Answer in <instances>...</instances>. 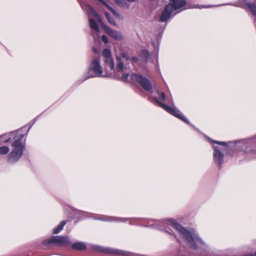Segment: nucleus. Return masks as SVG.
I'll return each mask as SVG.
<instances>
[{
    "mask_svg": "<svg viewBox=\"0 0 256 256\" xmlns=\"http://www.w3.org/2000/svg\"><path fill=\"white\" fill-rule=\"evenodd\" d=\"M10 148L7 146H0V154L5 155L8 153Z\"/></svg>",
    "mask_w": 256,
    "mask_h": 256,
    "instance_id": "obj_23",
    "label": "nucleus"
},
{
    "mask_svg": "<svg viewBox=\"0 0 256 256\" xmlns=\"http://www.w3.org/2000/svg\"><path fill=\"white\" fill-rule=\"evenodd\" d=\"M20 129H22V133L24 134V136L27 134L28 131L29 130H30V128H28V130H27V131L24 132L26 130V127H23L22 128H21Z\"/></svg>",
    "mask_w": 256,
    "mask_h": 256,
    "instance_id": "obj_27",
    "label": "nucleus"
},
{
    "mask_svg": "<svg viewBox=\"0 0 256 256\" xmlns=\"http://www.w3.org/2000/svg\"><path fill=\"white\" fill-rule=\"evenodd\" d=\"M188 124L192 126V127H194V129H196V128H194V125H192V124H191L190 122V124Z\"/></svg>",
    "mask_w": 256,
    "mask_h": 256,
    "instance_id": "obj_30",
    "label": "nucleus"
},
{
    "mask_svg": "<svg viewBox=\"0 0 256 256\" xmlns=\"http://www.w3.org/2000/svg\"><path fill=\"white\" fill-rule=\"evenodd\" d=\"M252 143H256V136L236 142L234 148L246 160L254 158H256V150L254 151L252 148L251 145Z\"/></svg>",
    "mask_w": 256,
    "mask_h": 256,
    "instance_id": "obj_4",
    "label": "nucleus"
},
{
    "mask_svg": "<svg viewBox=\"0 0 256 256\" xmlns=\"http://www.w3.org/2000/svg\"><path fill=\"white\" fill-rule=\"evenodd\" d=\"M115 2L120 6H124L127 4L125 0H114Z\"/></svg>",
    "mask_w": 256,
    "mask_h": 256,
    "instance_id": "obj_24",
    "label": "nucleus"
},
{
    "mask_svg": "<svg viewBox=\"0 0 256 256\" xmlns=\"http://www.w3.org/2000/svg\"><path fill=\"white\" fill-rule=\"evenodd\" d=\"M129 76V74L128 73L124 74H122L120 78V79L124 81H126L127 80L128 77Z\"/></svg>",
    "mask_w": 256,
    "mask_h": 256,
    "instance_id": "obj_25",
    "label": "nucleus"
},
{
    "mask_svg": "<svg viewBox=\"0 0 256 256\" xmlns=\"http://www.w3.org/2000/svg\"><path fill=\"white\" fill-rule=\"evenodd\" d=\"M67 222L66 220H62L60 222V223L54 228L53 230V233L54 234H57L59 233L64 228L65 224H66Z\"/></svg>",
    "mask_w": 256,
    "mask_h": 256,
    "instance_id": "obj_20",
    "label": "nucleus"
},
{
    "mask_svg": "<svg viewBox=\"0 0 256 256\" xmlns=\"http://www.w3.org/2000/svg\"><path fill=\"white\" fill-rule=\"evenodd\" d=\"M102 56L104 58V61L108 66V68L111 70H114V62L112 58L110 50L108 48H104L102 52Z\"/></svg>",
    "mask_w": 256,
    "mask_h": 256,
    "instance_id": "obj_12",
    "label": "nucleus"
},
{
    "mask_svg": "<svg viewBox=\"0 0 256 256\" xmlns=\"http://www.w3.org/2000/svg\"><path fill=\"white\" fill-rule=\"evenodd\" d=\"M93 50L95 53L96 52V50L94 48H93Z\"/></svg>",
    "mask_w": 256,
    "mask_h": 256,
    "instance_id": "obj_29",
    "label": "nucleus"
},
{
    "mask_svg": "<svg viewBox=\"0 0 256 256\" xmlns=\"http://www.w3.org/2000/svg\"><path fill=\"white\" fill-rule=\"evenodd\" d=\"M100 2H102L109 10H110L113 15H114L116 18H120V14L117 12L114 9H113L104 0H98Z\"/></svg>",
    "mask_w": 256,
    "mask_h": 256,
    "instance_id": "obj_18",
    "label": "nucleus"
},
{
    "mask_svg": "<svg viewBox=\"0 0 256 256\" xmlns=\"http://www.w3.org/2000/svg\"><path fill=\"white\" fill-rule=\"evenodd\" d=\"M52 244H58V236H53L49 239L46 240L43 242L44 245L47 246Z\"/></svg>",
    "mask_w": 256,
    "mask_h": 256,
    "instance_id": "obj_19",
    "label": "nucleus"
},
{
    "mask_svg": "<svg viewBox=\"0 0 256 256\" xmlns=\"http://www.w3.org/2000/svg\"><path fill=\"white\" fill-rule=\"evenodd\" d=\"M92 248L97 252L108 254L116 256H141L136 254H134L130 252L121 250L118 249H114L110 248H104L99 246L93 245Z\"/></svg>",
    "mask_w": 256,
    "mask_h": 256,
    "instance_id": "obj_8",
    "label": "nucleus"
},
{
    "mask_svg": "<svg viewBox=\"0 0 256 256\" xmlns=\"http://www.w3.org/2000/svg\"><path fill=\"white\" fill-rule=\"evenodd\" d=\"M131 61L134 62H136L138 61V58L134 56L131 57Z\"/></svg>",
    "mask_w": 256,
    "mask_h": 256,
    "instance_id": "obj_28",
    "label": "nucleus"
},
{
    "mask_svg": "<svg viewBox=\"0 0 256 256\" xmlns=\"http://www.w3.org/2000/svg\"><path fill=\"white\" fill-rule=\"evenodd\" d=\"M170 2L166 6L160 17V22H166L171 16L173 10L181 12L187 8L186 0H170Z\"/></svg>",
    "mask_w": 256,
    "mask_h": 256,
    "instance_id": "obj_6",
    "label": "nucleus"
},
{
    "mask_svg": "<svg viewBox=\"0 0 256 256\" xmlns=\"http://www.w3.org/2000/svg\"><path fill=\"white\" fill-rule=\"evenodd\" d=\"M71 244V242L67 236H58V245L68 246Z\"/></svg>",
    "mask_w": 256,
    "mask_h": 256,
    "instance_id": "obj_16",
    "label": "nucleus"
},
{
    "mask_svg": "<svg viewBox=\"0 0 256 256\" xmlns=\"http://www.w3.org/2000/svg\"><path fill=\"white\" fill-rule=\"evenodd\" d=\"M150 227L164 231L170 234H172L170 228H174L188 246L196 250H204L206 252L210 250L208 246L199 236L198 233L194 230L189 231L181 225L179 224L175 220L170 218L162 220H156L154 224Z\"/></svg>",
    "mask_w": 256,
    "mask_h": 256,
    "instance_id": "obj_1",
    "label": "nucleus"
},
{
    "mask_svg": "<svg viewBox=\"0 0 256 256\" xmlns=\"http://www.w3.org/2000/svg\"><path fill=\"white\" fill-rule=\"evenodd\" d=\"M94 219L104 222H125L129 220L130 224H132V222L139 220L138 218H124L121 217H114L110 216H105L104 218H95Z\"/></svg>",
    "mask_w": 256,
    "mask_h": 256,
    "instance_id": "obj_11",
    "label": "nucleus"
},
{
    "mask_svg": "<svg viewBox=\"0 0 256 256\" xmlns=\"http://www.w3.org/2000/svg\"><path fill=\"white\" fill-rule=\"evenodd\" d=\"M89 73L86 76L84 80L94 77H106L114 76L112 72L103 74L102 66L100 65L99 58H94L92 61L88 68Z\"/></svg>",
    "mask_w": 256,
    "mask_h": 256,
    "instance_id": "obj_7",
    "label": "nucleus"
},
{
    "mask_svg": "<svg viewBox=\"0 0 256 256\" xmlns=\"http://www.w3.org/2000/svg\"><path fill=\"white\" fill-rule=\"evenodd\" d=\"M102 27L105 32L113 39L116 40H120L122 39L123 36L120 32L114 30L106 25H102Z\"/></svg>",
    "mask_w": 256,
    "mask_h": 256,
    "instance_id": "obj_13",
    "label": "nucleus"
},
{
    "mask_svg": "<svg viewBox=\"0 0 256 256\" xmlns=\"http://www.w3.org/2000/svg\"><path fill=\"white\" fill-rule=\"evenodd\" d=\"M116 60L117 62L116 70L118 72H120L124 68V62L128 64L131 62V56L125 52H122L120 54V56H117L116 58Z\"/></svg>",
    "mask_w": 256,
    "mask_h": 256,
    "instance_id": "obj_10",
    "label": "nucleus"
},
{
    "mask_svg": "<svg viewBox=\"0 0 256 256\" xmlns=\"http://www.w3.org/2000/svg\"><path fill=\"white\" fill-rule=\"evenodd\" d=\"M81 6L84 11L87 13L92 14L96 18L100 24H101L102 23V20L100 16L94 10V8L86 2L82 3L81 4Z\"/></svg>",
    "mask_w": 256,
    "mask_h": 256,
    "instance_id": "obj_14",
    "label": "nucleus"
},
{
    "mask_svg": "<svg viewBox=\"0 0 256 256\" xmlns=\"http://www.w3.org/2000/svg\"><path fill=\"white\" fill-rule=\"evenodd\" d=\"M72 248L74 250H84L86 248V246L85 242H77L70 244Z\"/></svg>",
    "mask_w": 256,
    "mask_h": 256,
    "instance_id": "obj_17",
    "label": "nucleus"
},
{
    "mask_svg": "<svg viewBox=\"0 0 256 256\" xmlns=\"http://www.w3.org/2000/svg\"><path fill=\"white\" fill-rule=\"evenodd\" d=\"M131 78L134 83L138 84L146 91L152 94L154 93L152 91V85L148 78L140 74H132L131 75Z\"/></svg>",
    "mask_w": 256,
    "mask_h": 256,
    "instance_id": "obj_9",
    "label": "nucleus"
},
{
    "mask_svg": "<svg viewBox=\"0 0 256 256\" xmlns=\"http://www.w3.org/2000/svg\"><path fill=\"white\" fill-rule=\"evenodd\" d=\"M248 5L250 12L254 14V17L255 24L256 26V4L249 3Z\"/></svg>",
    "mask_w": 256,
    "mask_h": 256,
    "instance_id": "obj_21",
    "label": "nucleus"
},
{
    "mask_svg": "<svg viewBox=\"0 0 256 256\" xmlns=\"http://www.w3.org/2000/svg\"><path fill=\"white\" fill-rule=\"evenodd\" d=\"M208 141L213 144V160L214 163L221 168L224 162V154H229L231 150V147L226 142H219L207 138Z\"/></svg>",
    "mask_w": 256,
    "mask_h": 256,
    "instance_id": "obj_3",
    "label": "nucleus"
},
{
    "mask_svg": "<svg viewBox=\"0 0 256 256\" xmlns=\"http://www.w3.org/2000/svg\"><path fill=\"white\" fill-rule=\"evenodd\" d=\"M89 23H90V26L91 29L92 30L95 31L94 32L92 31V36L94 37V39L96 40V37L98 36V34L99 32V30H100L98 26V24H96V22H95V20L92 18H89Z\"/></svg>",
    "mask_w": 256,
    "mask_h": 256,
    "instance_id": "obj_15",
    "label": "nucleus"
},
{
    "mask_svg": "<svg viewBox=\"0 0 256 256\" xmlns=\"http://www.w3.org/2000/svg\"><path fill=\"white\" fill-rule=\"evenodd\" d=\"M22 129H18L4 136H0V138H4V143L10 142L11 144L12 150L7 156V162L8 164L16 162L23 154L25 149V143L22 141L24 134L22 133Z\"/></svg>",
    "mask_w": 256,
    "mask_h": 256,
    "instance_id": "obj_2",
    "label": "nucleus"
},
{
    "mask_svg": "<svg viewBox=\"0 0 256 256\" xmlns=\"http://www.w3.org/2000/svg\"><path fill=\"white\" fill-rule=\"evenodd\" d=\"M102 40L105 43L108 44V39L105 35H103L102 36Z\"/></svg>",
    "mask_w": 256,
    "mask_h": 256,
    "instance_id": "obj_26",
    "label": "nucleus"
},
{
    "mask_svg": "<svg viewBox=\"0 0 256 256\" xmlns=\"http://www.w3.org/2000/svg\"><path fill=\"white\" fill-rule=\"evenodd\" d=\"M104 14L106 16V19L110 24L114 26H116V24L114 20V18L111 17L110 14L108 12H104Z\"/></svg>",
    "mask_w": 256,
    "mask_h": 256,
    "instance_id": "obj_22",
    "label": "nucleus"
},
{
    "mask_svg": "<svg viewBox=\"0 0 256 256\" xmlns=\"http://www.w3.org/2000/svg\"><path fill=\"white\" fill-rule=\"evenodd\" d=\"M208 6H202V8H208Z\"/></svg>",
    "mask_w": 256,
    "mask_h": 256,
    "instance_id": "obj_31",
    "label": "nucleus"
},
{
    "mask_svg": "<svg viewBox=\"0 0 256 256\" xmlns=\"http://www.w3.org/2000/svg\"><path fill=\"white\" fill-rule=\"evenodd\" d=\"M156 96H154V99L158 104V106L164 110L166 112L170 114L175 116L177 118L180 119L182 121L186 124H190V121L187 118L182 114V113L178 110L176 107H171L165 104L162 103L160 101H164L166 100V96L165 94L160 91L158 90H156Z\"/></svg>",
    "mask_w": 256,
    "mask_h": 256,
    "instance_id": "obj_5",
    "label": "nucleus"
},
{
    "mask_svg": "<svg viewBox=\"0 0 256 256\" xmlns=\"http://www.w3.org/2000/svg\"><path fill=\"white\" fill-rule=\"evenodd\" d=\"M255 256H256V253H255Z\"/></svg>",
    "mask_w": 256,
    "mask_h": 256,
    "instance_id": "obj_32",
    "label": "nucleus"
}]
</instances>
